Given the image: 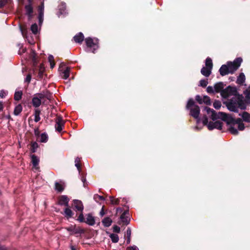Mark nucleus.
<instances>
[{
	"mask_svg": "<svg viewBox=\"0 0 250 250\" xmlns=\"http://www.w3.org/2000/svg\"><path fill=\"white\" fill-rule=\"evenodd\" d=\"M204 110L206 111L207 114L214 121L217 119H220L222 121L226 122L228 125H230L229 131L233 135H237L238 131L236 128L233 126L237 124L238 125V129L239 130H243L245 129V125L242 123L241 118L234 119L231 115L227 114L223 112H216L213 109H211L208 107H205Z\"/></svg>",
	"mask_w": 250,
	"mask_h": 250,
	"instance_id": "nucleus-1",
	"label": "nucleus"
},
{
	"mask_svg": "<svg viewBox=\"0 0 250 250\" xmlns=\"http://www.w3.org/2000/svg\"><path fill=\"white\" fill-rule=\"evenodd\" d=\"M227 108L230 111L238 112V108L245 110L246 108V103L244 101L242 95L238 94L234 96L227 101L224 102Z\"/></svg>",
	"mask_w": 250,
	"mask_h": 250,
	"instance_id": "nucleus-2",
	"label": "nucleus"
},
{
	"mask_svg": "<svg viewBox=\"0 0 250 250\" xmlns=\"http://www.w3.org/2000/svg\"><path fill=\"white\" fill-rule=\"evenodd\" d=\"M51 97V94L48 91L36 93L34 95L32 99V104L34 107H38L42 103L44 104L45 99L50 100Z\"/></svg>",
	"mask_w": 250,
	"mask_h": 250,
	"instance_id": "nucleus-3",
	"label": "nucleus"
},
{
	"mask_svg": "<svg viewBox=\"0 0 250 250\" xmlns=\"http://www.w3.org/2000/svg\"><path fill=\"white\" fill-rule=\"evenodd\" d=\"M186 108L190 110V115L196 120L197 124H199L201 121L200 118H199L200 107L198 105L194 104V101L192 99L188 100Z\"/></svg>",
	"mask_w": 250,
	"mask_h": 250,
	"instance_id": "nucleus-4",
	"label": "nucleus"
},
{
	"mask_svg": "<svg viewBox=\"0 0 250 250\" xmlns=\"http://www.w3.org/2000/svg\"><path fill=\"white\" fill-rule=\"evenodd\" d=\"M202 122L204 125H207L209 130L213 129H221L222 127V122L221 121H216L214 122H208V118L206 115L203 117Z\"/></svg>",
	"mask_w": 250,
	"mask_h": 250,
	"instance_id": "nucleus-5",
	"label": "nucleus"
},
{
	"mask_svg": "<svg viewBox=\"0 0 250 250\" xmlns=\"http://www.w3.org/2000/svg\"><path fill=\"white\" fill-rule=\"evenodd\" d=\"M242 62V59L241 58H237L233 62H228L227 64L228 66L230 73H234L239 67Z\"/></svg>",
	"mask_w": 250,
	"mask_h": 250,
	"instance_id": "nucleus-6",
	"label": "nucleus"
},
{
	"mask_svg": "<svg viewBox=\"0 0 250 250\" xmlns=\"http://www.w3.org/2000/svg\"><path fill=\"white\" fill-rule=\"evenodd\" d=\"M237 91L235 87L228 86L225 89L222 90L221 95L224 98H228L230 96H237Z\"/></svg>",
	"mask_w": 250,
	"mask_h": 250,
	"instance_id": "nucleus-7",
	"label": "nucleus"
},
{
	"mask_svg": "<svg viewBox=\"0 0 250 250\" xmlns=\"http://www.w3.org/2000/svg\"><path fill=\"white\" fill-rule=\"evenodd\" d=\"M98 41L97 39H93L90 37L85 39L87 46L91 50L93 53H94V51L99 47Z\"/></svg>",
	"mask_w": 250,
	"mask_h": 250,
	"instance_id": "nucleus-8",
	"label": "nucleus"
},
{
	"mask_svg": "<svg viewBox=\"0 0 250 250\" xmlns=\"http://www.w3.org/2000/svg\"><path fill=\"white\" fill-rule=\"evenodd\" d=\"M64 122L61 116H58L56 120V130L60 132L62 130V126L64 125Z\"/></svg>",
	"mask_w": 250,
	"mask_h": 250,
	"instance_id": "nucleus-9",
	"label": "nucleus"
},
{
	"mask_svg": "<svg viewBox=\"0 0 250 250\" xmlns=\"http://www.w3.org/2000/svg\"><path fill=\"white\" fill-rule=\"evenodd\" d=\"M25 14L27 16L28 20L33 17V9L31 3H29L25 6Z\"/></svg>",
	"mask_w": 250,
	"mask_h": 250,
	"instance_id": "nucleus-10",
	"label": "nucleus"
},
{
	"mask_svg": "<svg viewBox=\"0 0 250 250\" xmlns=\"http://www.w3.org/2000/svg\"><path fill=\"white\" fill-rule=\"evenodd\" d=\"M84 223L89 226H94L95 224V218L91 214L88 213L86 215Z\"/></svg>",
	"mask_w": 250,
	"mask_h": 250,
	"instance_id": "nucleus-11",
	"label": "nucleus"
},
{
	"mask_svg": "<svg viewBox=\"0 0 250 250\" xmlns=\"http://www.w3.org/2000/svg\"><path fill=\"white\" fill-rule=\"evenodd\" d=\"M73 203L74 207L77 210L83 212V206L81 201L79 200H74Z\"/></svg>",
	"mask_w": 250,
	"mask_h": 250,
	"instance_id": "nucleus-12",
	"label": "nucleus"
},
{
	"mask_svg": "<svg viewBox=\"0 0 250 250\" xmlns=\"http://www.w3.org/2000/svg\"><path fill=\"white\" fill-rule=\"evenodd\" d=\"M219 72L220 75L222 76L230 73L227 64L222 65L219 69Z\"/></svg>",
	"mask_w": 250,
	"mask_h": 250,
	"instance_id": "nucleus-13",
	"label": "nucleus"
},
{
	"mask_svg": "<svg viewBox=\"0 0 250 250\" xmlns=\"http://www.w3.org/2000/svg\"><path fill=\"white\" fill-rule=\"evenodd\" d=\"M55 190L58 192H62L64 188V183L62 181H60V182H56L55 183Z\"/></svg>",
	"mask_w": 250,
	"mask_h": 250,
	"instance_id": "nucleus-14",
	"label": "nucleus"
},
{
	"mask_svg": "<svg viewBox=\"0 0 250 250\" xmlns=\"http://www.w3.org/2000/svg\"><path fill=\"white\" fill-rule=\"evenodd\" d=\"M69 199L66 195H62L59 199V204L60 205L68 206Z\"/></svg>",
	"mask_w": 250,
	"mask_h": 250,
	"instance_id": "nucleus-15",
	"label": "nucleus"
},
{
	"mask_svg": "<svg viewBox=\"0 0 250 250\" xmlns=\"http://www.w3.org/2000/svg\"><path fill=\"white\" fill-rule=\"evenodd\" d=\"M73 39L76 42L81 43L84 40V36L82 32H80L73 37Z\"/></svg>",
	"mask_w": 250,
	"mask_h": 250,
	"instance_id": "nucleus-16",
	"label": "nucleus"
},
{
	"mask_svg": "<svg viewBox=\"0 0 250 250\" xmlns=\"http://www.w3.org/2000/svg\"><path fill=\"white\" fill-rule=\"evenodd\" d=\"M224 84L223 82H219L215 83L214 86L215 92L216 93L221 92L222 90L224 89Z\"/></svg>",
	"mask_w": 250,
	"mask_h": 250,
	"instance_id": "nucleus-17",
	"label": "nucleus"
},
{
	"mask_svg": "<svg viewBox=\"0 0 250 250\" xmlns=\"http://www.w3.org/2000/svg\"><path fill=\"white\" fill-rule=\"evenodd\" d=\"M211 68L203 67L201 70V73L204 76L208 77L211 73Z\"/></svg>",
	"mask_w": 250,
	"mask_h": 250,
	"instance_id": "nucleus-18",
	"label": "nucleus"
},
{
	"mask_svg": "<svg viewBox=\"0 0 250 250\" xmlns=\"http://www.w3.org/2000/svg\"><path fill=\"white\" fill-rule=\"evenodd\" d=\"M59 12L58 13V16L59 17L61 16L62 15H65L66 14L65 9H66V5L65 3H62L59 7Z\"/></svg>",
	"mask_w": 250,
	"mask_h": 250,
	"instance_id": "nucleus-19",
	"label": "nucleus"
},
{
	"mask_svg": "<svg viewBox=\"0 0 250 250\" xmlns=\"http://www.w3.org/2000/svg\"><path fill=\"white\" fill-rule=\"evenodd\" d=\"M245 99L244 100L245 102L249 104L250 103V86L244 91Z\"/></svg>",
	"mask_w": 250,
	"mask_h": 250,
	"instance_id": "nucleus-20",
	"label": "nucleus"
},
{
	"mask_svg": "<svg viewBox=\"0 0 250 250\" xmlns=\"http://www.w3.org/2000/svg\"><path fill=\"white\" fill-rule=\"evenodd\" d=\"M128 213V210H125L124 212V213L120 216V219L121 221L124 223L125 225H128L129 223V220L128 218V217L125 216V214Z\"/></svg>",
	"mask_w": 250,
	"mask_h": 250,
	"instance_id": "nucleus-21",
	"label": "nucleus"
},
{
	"mask_svg": "<svg viewBox=\"0 0 250 250\" xmlns=\"http://www.w3.org/2000/svg\"><path fill=\"white\" fill-rule=\"evenodd\" d=\"M239 115L242 117L244 121L250 123V114L249 113L243 112L242 114L240 113Z\"/></svg>",
	"mask_w": 250,
	"mask_h": 250,
	"instance_id": "nucleus-22",
	"label": "nucleus"
},
{
	"mask_svg": "<svg viewBox=\"0 0 250 250\" xmlns=\"http://www.w3.org/2000/svg\"><path fill=\"white\" fill-rule=\"evenodd\" d=\"M246 80L245 76L243 73H241L237 78L236 83L240 85L243 84Z\"/></svg>",
	"mask_w": 250,
	"mask_h": 250,
	"instance_id": "nucleus-23",
	"label": "nucleus"
},
{
	"mask_svg": "<svg viewBox=\"0 0 250 250\" xmlns=\"http://www.w3.org/2000/svg\"><path fill=\"white\" fill-rule=\"evenodd\" d=\"M112 220L108 217L104 218L102 220V223L105 227H109L111 226Z\"/></svg>",
	"mask_w": 250,
	"mask_h": 250,
	"instance_id": "nucleus-24",
	"label": "nucleus"
},
{
	"mask_svg": "<svg viewBox=\"0 0 250 250\" xmlns=\"http://www.w3.org/2000/svg\"><path fill=\"white\" fill-rule=\"evenodd\" d=\"M38 138L41 142L46 143L48 141V137L46 133H42Z\"/></svg>",
	"mask_w": 250,
	"mask_h": 250,
	"instance_id": "nucleus-25",
	"label": "nucleus"
},
{
	"mask_svg": "<svg viewBox=\"0 0 250 250\" xmlns=\"http://www.w3.org/2000/svg\"><path fill=\"white\" fill-rule=\"evenodd\" d=\"M22 110V106L21 104L16 105L14 108V114L16 116L19 115Z\"/></svg>",
	"mask_w": 250,
	"mask_h": 250,
	"instance_id": "nucleus-26",
	"label": "nucleus"
},
{
	"mask_svg": "<svg viewBox=\"0 0 250 250\" xmlns=\"http://www.w3.org/2000/svg\"><path fill=\"white\" fill-rule=\"evenodd\" d=\"M31 160L33 166L34 167H36L39 163V159L35 155L31 156Z\"/></svg>",
	"mask_w": 250,
	"mask_h": 250,
	"instance_id": "nucleus-27",
	"label": "nucleus"
},
{
	"mask_svg": "<svg viewBox=\"0 0 250 250\" xmlns=\"http://www.w3.org/2000/svg\"><path fill=\"white\" fill-rule=\"evenodd\" d=\"M40 114H41V111L38 109H36L34 111V121L36 123L38 122L40 119Z\"/></svg>",
	"mask_w": 250,
	"mask_h": 250,
	"instance_id": "nucleus-28",
	"label": "nucleus"
},
{
	"mask_svg": "<svg viewBox=\"0 0 250 250\" xmlns=\"http://www.w3.org/2000/svg\"><path fill=\"white\" fill-rule=\"evenodd\" d=\"M45 70V68L42 64H41L39 68L38 77L39 79H42L43 76V73Z\"/></svg>",
	"mask_w": 250,
	"mask_h": 250,
	"instance_id": "nucleus-29",
	"label": "nucleus"
},
{
	"mask_svg": "<svg viewBox=\"0 0 250 250\" xmlns=\"http://www.w3.org/2000/svg\"><path fill=\"white\" fill-rule=\"evenodd\" d=\"M205 64H206V67H208V68L212 69L213 63H212V60L210 58L208 57L206 59Z\"/></svg>",
	"mask_w": 250,
	"mask_h": 250,
	"instance_id": "nucleus-30",
	"label": "nucleus"
},
{
	"mask_svg": "<svg viewBox=\"0 0 250 250\" xmlns=\"http://www.w3.org/2000/svg\"><path fill=\"white\" fill-rule=\"evenodd\" d=\"M22 92L21 91H16L14 94V99L16 101H19L21 99Z\"/></svg>",
	"mask_w": 250,
	"mask_h": 250,
	"instance_id": "nucleus-31",
	"label": "nucleus"
},
{
	"mask_svg": "<svg viewBox=\"0 0 250 250\" xmlns=\"http://www.w3.org/2000/svg\"><path fill=\"white\" fill-rule=\"evenodd\" d=\"M44 0H43L41 5L38 7L39 14H41V16H42V15H44Z\"/></svg>",
	"mask_w": 250,
	"mask_h": 250,
	"instance_id": "nucleus-32",
	"label": "nucleus"
},
{
	"mask_svg": "<svg viewBox=\"0 0 250 250\" xmlns=\"http://www.w3.org/2000/svg\"><path fill=\"white\" fill-rule=\"evenodd\" d=\"M113 243H116L119 241V237L117 234L112 233L109 236Z\"/></svg>",
	"mask_w": 250,
	"mask_h": 250,
	"instance_id": "nucleus-33",
	"label": "nucleus"
},
{
	"mask_svg": "<svg viewBox=\"0 0 250 250\" xmlns=\"http://www.w3.org/2000/svg\"><path fill=\"white\" fill-rule=\"evenodd\" d=\"M80 161L81 159L79 157H77L75 158V165L76 167H77L78 170L79 171V172L80 173L81 172V165H80Z\"/></svg>",
	"mask_w": 250,
	"mask_h": 250,
	"instance_id": "nucleus-34",
	"label": "nucleus"
},
{
	"mask_svg": "<svg viewBox=\"0 0 250 250\" xmlns=\"http://www.w3.org/2000/svg\"><path fill=\"white\" fill-rule=\"evenodd\" d=\"M93 199L97 203H99L100 201L105 200V198L103 196L99 195L97 194L94 195Z\"/></svg>",
	"mask_w": 250,
	"mask_h": 250,
	"instance_id": "nucleus-35",
	"label": "nucleus"
},
{
	"mask_svg": "<svg viewBox=\"0 0 250 250\" xmlns=\"http://www.w3.org/2000/svg\"><path fill=\"white\" fill-rule=\"evenodd\" d=\"M64 214L65 216H66L68 218L72 217L73 214L72 210L69 208H66L64 209Z\"/></svg>",
	"mask_w": 250,
	"mask_h": 250,
	"instance_id": "nucleus-36",
	"label": "nucleus"
},
{
	"mask_svg": "<svg viewBox=\"0 0 250 250\" xmlns=\"http://www.w3.org/2000/svg\"><path fill=\"white\" fill-rule=\"evenodd\" d=\"M70 68L67 67L66 69L63 72V78L66 80L69 77Z\"/></svg>",
	"mask_w": 250,
	"mask_h": 250,
	"instance_id": "nucleus-37",
	"label": "nucleus"
},
{
	"mask_svg": "<svg viewBox=\"0 0 250 250\" xmlns=\"http://www.w3.org/2000/svg\"><path fill=\"white\" fill-rule=\"evenodd\" d=\"M31 30L34 34H37L38 32V26L36 23L33 24L31 26Z\"/></svg>",
	"mask_w": 250,
	"mask_h": 250,
	"instance_id": "nucleus-38",
	"label": "nucleus"
},
{
	"mask_svg": "<svg viewBox=\"0 0 250 250\" xmlns=\"http://www.w3.org/2000/svg\"><path fill=\"white\" fill-rule=\"evenodd\" d=\"M109 199L112 205H118L120 203L119 199H114L113 196H109Z\"/></svg>",
	"mask_w": 250,
	"mask_h": 250,
	"instance_id": "nucleus-39",
	"label": "nucleus"
},
{
	"mask_svg": "<svg viewBox=\"0 0 250 250\" xmlns=\"http://www.w3.org/2000/svg\"><path fill=\"white\" fill-rule=\"evenodd\" d=\"M203 103H205L207 105L211 104L210 98L208 96H204L203 98Z\"/></svg>",
	"mask_w": 250,
	"mask_h": 250,
	"instance_id": "nucleus-40",
	"label": "nucleus"
},
{
	"mask_svg": "<svg viewBox=\"0 0 250 250\" xmlns=\"http://www.w3.org/2000/svg\"><path fill=\"white\" fill-rule=\"evenodd\" d=\"M208 84V80L202 79L200 81L199 86L203 87H206Z\"/></svg>",
	"mask_w": 250,
	"mask_h": 250,
	"instance_id": "nucleus-41",
	"label": "nucleus"
},
{
	"mask_svg": "<svg viewBox=\"0 0 250 250\" xmlns=\"http://www.w3.org/2000/svg\"><path fill=\"white\" fill-rule=\"evenodd\" d=\"M213 105L215 109H219L221 106V103L219 101H215L213 103Z\"/></svg>",
	"mask_w": 250,
	"mask_h": 250,
	"instance_id": "nucleus-42",
	"label": "nucleus"
},
{
	"mask_svg": "<svg viewBox=\"0 0 250 250\" xmlns=\"http://www.w3.org/2000/svg\"><path fill=\"white\" fill-rule=\"evenodd\" d=\"M20 29L21 30V34L23 38H27V30L26 29L23 28L21 26H20Z\"/></svg>",
	"mask_w": 250,
	"mask_h": 250,
	"instance_id": "nucleus-43",
	"label": "nucleus"
},
{
	"mask_svg": "<svg viewBox=\"0 0 250 250\" xmlns=\"http://www.w3.org/2000/svg\"><path fill=\"white\" fill-rule=\"evenodd\" d=\"M32 151L33 152H35L36 151L37 148L38 147V144L36 142H33L31 145Z\"/></svg>",
	"mask_w": 250,
	"mask_h": 250,
	"instance_id": "nucleus-44",
	"label": "nucleus"
},
{
	"mask_svg": "<svg viewBox=\"0 0 250 250\" xmlns=\"http://www.w3.org/2000/svg\"><path fill=\"white\" fill-rule=\"evenodd\" d=\"M207 91L208 93H214L215 92L214 87L208 86L207 88Z\"/></svg>",
	"mask_w": 250,
	"mask_h": 250,
	"instance_id": "nucleus-45",
	"label": "nucleus"
},
{
	"mask_svg": "<svg viewBox=\"0 0 250 250\" xmlns=\"http://www.w3.org/2000/svg\"><path fill=\"white\" fill-rule=\"evenodd\" d=\"M80 222H85V219L84 218L83 215V212L79 215L78 219H77Z\"/></svg>",
	"mask_w": 250,
	"mask_h": 250,
	"instance_id": "nucleus-46",
	"label": "nucleus"
},
{
	"mask_svg": "<svg viewBox=\"0 0 250 250\" xmlns=\"http://www.w3.org/2000/svg\"><path fill=\"white\" fill-rule=\"evenodd\" d=\"M195 100L199 104L203 103V98L200 95H196Z\"/></svg>",
	"mask_w": 250,
	"mask_h": 250,
	"instance_id": "nucleus-47",
	"label": "nucleus"
},
{
	"mask_svg": "<svg viewBox=\"0 0 250 250\" xmlns=\"http://www.w3.org/2000/svg\"><path fill=\"white\" fill-rule=\"evenodd\" d=\"M7 94V91H4V90H1L0 91V97L1 98H4Z\"/></svg>",
	"mask_w": 250,
	"mask_h": 250,
	"instance_id": "nucleus-48",
	"label": "nucleus"
},
{
	"mask_svg": "<svg viewBox=\"0 0 250 250\" xmlns=\"http://www.w3.org/2000/svg\"><path fill=\"white\" fill-rule=\"evenodd\" d=\"M31 80V75L28 74L25 79L24 82L29 83H30Z\"/></svg>",
	"mask_w": 250,
	"mask_h": 250,
	"instance_id": "nucleus-49",
	"label": "nucleus"
},
{
	"mask_svg": "<svg viewBox=\"0 0 250 250\" xmlns=\"http://www.w3.org/2000/svg\"><path fill=\"white\" fill-rule=\"evenodd\" d=\"M114 232L119 233L120 232V228L116 225H115L113 227Z\"/></svg>",
	"mask_w": 250,
	"mask_h": 250,
	"instance_id": "nucleus-50",
	"label": "nucleus"
},
{
	"mask_svg": "<svg viewBox=\"0 0 250 250\" xmlns=\"http://www.w3.org/2000/svg\"><path fill=\"white\" fill-rule=\"evenodd\" d=\"M126 235L127 238H128V237L131 238V230L130 228H127L126 231Z\"/></svg>",
	"mask_w": 250,
	"mask_h": 250,
	"instance_id": "nucleus-51",
	"label": "nucleus"
},
{
	"mask_svg": "<svg viewBox=\"0 0 250 250\" xmlns=\"http://www.w3.org/2000/svg\"><path fill=\"white\" fill-rule=\"evenodd\" d=\"M127 250H139L136 246L133 245L132 246L128 247L127 248Z\"/></svg>",
	"mask_w": 250,
	"mask_h": 250,
	"instance_id": "nucleus-52",
	"label": "nucleus"
},
{
	"mask_svg": "<svg viewBox=\"0 0 250 250\" xmlns=\"http://www.w3.org/2000/svg\"><path fill=\"white\" fill-rule=\"evenodd\" d=\"M43 16H44V15H42V16H41V14H39V17H38L39 22V24H40V25H41L43 22Z\"/></svg>",
	"mask_w": 250,
	"mask_h": 250,
	"instance_id": "nucleus-53",
	"label": "nucleus"
},
{
	"mask_svg": "<svg viewBox=\"0 0 250 250\" xmlns=\"http://www.w3.org/2000/svg\"><path fill=\"white\" fill-rule=\"evenodd\" d=\"M34 134L37 138H38L40 136V131H39V129L38 128L35 129Z\"/></svg>",
	"mask_w": 250,
	"mask_h": 250,
	"instance_id": "nucleus-54",
	"label": "nucleus"
},
{
	"mask_svg": "<svg viewBox=\"0 0 250 250\" xmlns=\"http://www.w3.org/2000/svg\"><path fill=\"white\" fill-rule=\"evenodd\" d=\"M104 206H103L100 212V214L101 216H103L105 214V212L104 211Z\"/></svg>",
	"mask_w": 250,
	"mask_h": 250,
	"instance_id": "nucleus-55",
	"label": "nucleus"
},
{
	"mask_svg": "<svg viewBox=\"0 0 250 250\" xmlns=\"http://www.w3.org/2000/svg\"><path fill=\"white\" fill-rule=\"evenodd\" d=\"M48 61L49 62H54V57L52 55H50L48 56Z\"/></svg>",
	"mask_w": 250,
	"mask_h": 250,
	"instance_id": "nucleus-56",
	"label": "nucleus"
},
{
	"mask_svg": "<svg viewBox=\"0 0 250 250\" xmlns=\"http://www.w3.org/2000/svg\"><path fill=\"white\" fill-rule=\"evenodd\" d=\"M3 108V103L2 102H0V112L2 110Z\"/></svg>",
	"mask_w": 250,
	"mask_h": 250,
	"instance_id": "nucleus-57",
	"label": "nucleus"
},
{
	"mask_svg": "<svg viewBox=\"0 0 250 250\" xmlns=\"http://www.w3.org/2000/svg\"><path fill=\"white\" fill-rule=\"evenodd\" d=\"M50 67H51V68H52V69L55 66V62H50Z\"/></svg>",
	"mask_w": 250,
	"mask_h": 250,
	"instance_id": "nucleus-58",
	"label": "nucleus"
},
{
	"mask_svg": "<svg viewBox=\"0 0 250 250\" xmlns=\"http://www.w3.org/2000/svg\"><path fill=\"white\" fill-rule=\"evenodd\" d=\"M66 229L69 231H73V228L72 227H69V228H67Z\"/></svg>",
	"mask_w": 250,
	"mask_h": 250,
	"instance_id": "nucleus-59",
	"label": "nucleus"
},
{
	"mask_svg": "<svg viewBox=\"0 0 250 250\" xmlns=\"http://www.w3.org/2000/svg\"><path fill=\"white\" fill-rule=\"evenodd\" d=\"M130 240H131V238H127V240H126V244H129L130 243Z\"/></svg>",
	"mask_w": 250,
	"mask_h": 250,
	"instance_id": "nucleus-60",
	"label": "nucleus"
},
{
	"mask_svg": "<svg viewBox=\"0 0 250 250\" xmlns=\"http://www.w3.org/2000/svg\"><path fill=\"white\" fill-rule=\"evenodd\" d=\"M82 181L83 183V186H85L84 183H85V181H86L85 178L83 177L82 179Z\"/></svg>",
	"mask_w": 250,
	"mask_h": 250,
	"instance_id": "nucleus-61",
	"label": "nucleus"
},
{
	"mask_svg": "<svg viewBox=\"0 0 250 250\" xmlns=\"http://www.w3.org/2000/svg\"><path fill=\"white\" fill-rule=\"evenodd\" d=\"M70 248H71V250H76V249H75V247H74V246H71L70 247Z\"/></svg>",
	"mask_w": 250,
	"mask_h": 250,
	"instance_id": "nucleus-62",
	"label": "nucleus"
},
{
	"mask_svg": "<svg viewBox=\"0 0 250 250\" xmlns=\"http://www.w3.org/2000/svg\"><path fill=\"white\" fill-rule=\"evenodd\" d=\"M0 250H7V249L3 247H0Z\"/></svg>",
	"mask_w": 250,
	"mask_h": 250,
	"instance_id": "nucleus-63",
	"label": "nucleus"
},
{
	"mask_svg": "<svg viewBox=\"0 0 250 250\" xmlns=\"http://www.w3.org/2000/svg\"><path fill=\"white\" fill-rule=\"evenodd\" d=\"M28 42L30 44H32L33 43V41H31V40H28Z\"/></svg>",
	"mask_w": 250,
	"mask_h": 250,
	"instance_id": "nucleus-64",
	"label": "nucleus"
}]
</instances>
